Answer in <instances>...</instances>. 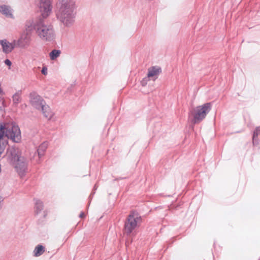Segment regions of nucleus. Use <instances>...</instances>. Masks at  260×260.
I'll use <instances>...</instances> for the list:
<instances>
[{
  "label": "nucleus",
  "mask_w": 260,
  "mask_h": 260,
  "mask_svg": "<svg viewBox=\"0 0 260 260\" xmlns=\"http://www.w3.org/2000/svg\"><path fill=\"white\" fill-rule=\"evenodd\" d=\"M41 72L44 75H46L47 74V69L46 67H43L41 71Z\"/></svg>",
  "instance_id": "21"
},
{
  "label": "nucleus",
  "mask_w": 260,
  "mask_h": 260,
  "mask_svg": "<svg viewBox=\"0 0 260 260\" xmlns=\"http://www.w3.org/2000/svg\"><path fill=\"white\" fill-rule=\"evenodd\" d=\"M39 23V19L37 20H28L25 23L24 30L23 32L31 35L33 30L36 31L37 29V24Z\"/></svg>",
  "instance_id": "10"
},
{
  "label": "nucleus",
  "mask_w": 260,
  "mask_h": 260,
  "mask_svg": "<svg viewBox=\"0 0 260 260\" xmlns=\"http://www.w3.org/2000/svg\"><path fill=\"white\" fill-rule=\"evenodd\" d=\"M39 8L43 17H47L51 13L52 7L50 0H41Z\"/></svg>",
  "instance_id": "8"
},
{
  "label": "nucleus",
  "mask_w": 260,
  "mask_h": 260,
  "mask_svg": "<svg viewBox=\"0 0 260 260\" xmlns=\"http://www.w3.org/2000/svg\"><path fill=\"white\" fill-rule=\"evenodd\" d=\"M5 63L6 65H7V66H9V67H10V66H11V64H12V62H11V61L9 59H6L5 60Z\"/></svg>",
  "instance_id": "20"
},
{
  "label": "nucleus",
  "mask_w": 260,
  "mask_h": 260,
  "mask_svg": "<svg viewBox=\"0 0 260 260\" xmlns=\"http://www.w3.org/2000/svg\"><path fill=\"white\" fill-rule=\"evenodd\" d=\"M259 132H260V126H258L255 128V129L253 133V143H254V141L255 140L256 138H257L258 137Z\"/></svg>",
  "instance_id": "18"
},
{
  "label": "nucleus",
  "mask_w": 260,
  "mask_h": 260,
  "mask_svg": "<svg viewBox=\"0 0 260 260\" xmlns=\"http://www.w3.org/2000/svg\"><path fill=\"white\" fill-rule=\"evenodd\" d=\"M161 68L158 67H153L148 69L147 76L149 78L157 77L161 72Z\"/></svg>",
  "instance_id": "11"
},
{
  "label": "nucleus",
  "mask_w": 260,
  "mask_h": 260,
  "mask_svg": "<svg viewBox=\"0 0 260 260\" xmlns=\"http://www.w3.org/2000/svg\"><path fill=\"white\" fill-rule=\"evenodd\" d=\"M43 202L40 200H37L35 202V212L39 214L43 209Z\"/></svg>",
  "instance_id": "15"
},
{
  "label": "nucleus",
  "mask_w": 260,
  "mask_h": 260,
  "mask_svg": "<svg viewBox=\"0 0 260 260\" xmlns=\"http://www.w3.org/2000/svg\"><path fill=\"white\" fill-rule=\"evenodd\" d=\"M31 40V35L23 32L18 40L16 41V46L21 48H26L29 45Z\"/></svg>",
  "instance_id": "7"
},
{
  "label": "nucleus",
  "mask_w": 260,
  "mask_h": 260,
  "mask_svg": "<svg viewBox=\"0 0 260 260\" xmlns=\"http://www.w3.org/2000/svg\"><path fill=\"white\" fill-rule=\"evenodd\" d=\"M16 40H14L12 43H10L6 39L0 40V44L3 49V51L5 54H8L11 52L16 47Z\"/></svg>",
  "instance_id": "9"
},
{
  "label": "nucleus",
  "mask_w": 260,
  "mask_h": 260,
  "mask_svg": "<svg viewBox=\"0 0 260 260\" xmlns=\"http://www.w3.org/2000/svg\"><path fill=\"white\" fill-rule=\"evenodd\" d=\"M0 12L8 17H12V10L11 8L6 5H2L0 6Z\"/></svg>",
  "instance_id": "12"
},
{
  "label": "nucleus",
  "mask_w": 260,
  "mask_h": 260,
  "mask_svg": "<svg viewBox=\"0 0 260 260\" xmlns=\"http://www.w3.org/2000/svg\"><path fill=\"white\" fill-rule=\"evenodd\" d=\"M211 109V105L210 103L194 108L189 113V117H192V122L194 124L200 122L206 117Z\"/></svg>",
  "instance_id": "4"
},
{
  "label": "nucleus",
  "mask_w": 260,
  "mask_h": 260,
  "mask_svg": "<svg viewBox=\"0 0 260 260\" xmlns=\"http://www.w3.org/2000/svg\"><path fill=\"white\" fill-rule=\"evenodd\" d=\"M60 50L54 49L49 53L50 58L51 60H54L60 55Z\"/></svg>",
  "instance_id": "16"
},
{
  "label": "nucleus",
  "mask_w": 260,
  "mask_h": 260,
  "mask_svg": "<svg viewBox=\"0 0 260 260\" xmlns=\"http://www.w3.org/2000/svg\"><path fill=\"white\" fill-rule=\"evenodd\" d=\"M85 216V214L84 212H81L80 215H79V217L80 218H83V217H84Z\"/></svg>",
  "instance_id": "22"
},
{
  "label": "nucleus",
  "mask_w": 260,
  "mask_h": 260,
  "mask_svg": "<svg viewBox=\"0 0 260 260\" xmlns=\"http://www.w3.org/2000/svg\"><path fill=\"white\" fill-rule=\"evenodd\" d=\"M149 80H150V78L148 77V76L144 77L141 81V85L143 86H145L147 85L148 82L149 81Z\"/></svg>",
  "instance_id": "19"
},
{
  "label": "nucleus",
  "mask_w": 260,
  "mask_h": 260,
  "mask_svg": "<svg viewBox=\"0 0 260 260\" xmlns=\"http://www.w3.org/2000/svg\"><path fill=\"white\" fill-rule=\"evenodd\" d=\"M141 218L135 212H131L127 217L124 228V232L127 235L131 234L141 222Z\"/></svg>",
  "instance_id": "6"
},
{
  "label": "nucleus",
  "mask_w": 260,
  "mask_h": 260,
  "mask_svg": "<svg viewBox=\"0 0 260 260\" xmlns=\"http://www.w3.org/2000/svg\"><path fill=\"white\" fill-rule=\"evenodd\" d=\"M75 2L73 0H58L56 4V18L64 26L70 27L75 22Z\"/></svg>",
  "instance_id": "1"
},
{
  "label": "nucleus",
  "mask_w": 260,
  "mask_h": 260,
  "mask_svg": "<svg viewBox=\"0 0 260 260\" xmlns=\"http://www.w3.org/2000/svg\"><path fill=\"white\" fill-rule=\"evenodd\" d=\"M9 160L20 176L24 175L27 169L26 159L21 156V153L18 148L11 147L7 152Z\"/></svg>",
  "instance_id": "2"
},
{
  "label": "nucleus",
  "mask_w": 260,
  "mask_h": 260,
  "mask_svg": "<svg viewBox=\"0 0 260 260\" xmlns=\"http://www.w3.org/2000/svg\"><path fill=\"white\" fill-rule=\"evenodd\" d=\"M30 103L37 109L41 110L44 115L48 118H50L52 113L50 108L46 105L44 100L38 94L34 93L30 94Z\"/></svg>",
  "instance_id": "5"
},
{
  "label": "nucleus",
  "mask_w": 260,
  "mask_h": 260,
  "mask_svg": "<svg viewBox=\"0 0 260 260\" xmlns=\"http://www.w3.org/2000/svg\"><path fill=\"white\" fill-rule=\"evenodd\" d=\"M21 99L19 93H15L12 97L13 104L15 106H17L21 102Z\"/></svg>",
  "instance_id": "17"
},
{
  "label": "nucleus",
  "mask_w": 260,
  "mask_h": 260,
  "mask_svg": "<svg viewBox=\"0 0 260 260\" xmlns=\"http://www.w3.org/2000/svg\"><path fill=\"white\" fill-rule=\"evenodd\" d=\"M37 26L36 34L42 40L49 41L54 38L55 34L52 26L46 23L44 20L39 19Z\"/></svg>",
  "instance_id": "3"
},
{
  "label": "nucleus",
  "mask_w": 260,
  "mask_h": 260,
  "mask_svg": "<svg viewBox=\"0 0 260 260\" xmlns=\"http://www.w3.org/2000/svg\"><path fill=\"white\" fill-rule=\"evenodd\" d=\"M45 251V248L41 245H37L34 250V254L35 256H39L41 255Z\"/></svg>",
  "instance_id": "14"
},
{
  "label": "nucleus",
  "mask_w": 260,
  "mask_h": 260,
  "mask_svg": "<svg viewBox=\"0 0 260 260\" xmlns=\"http://www.w3.org/2000/svg\"><path fill=\"white\" fill-rule=\"evenodd\" d=\"M47 147L48 144L46 142H44L39 146L37 150V153L39 158L44 155Z\"/></svg>",
  "instance_id": "13"
}]
</instances>
